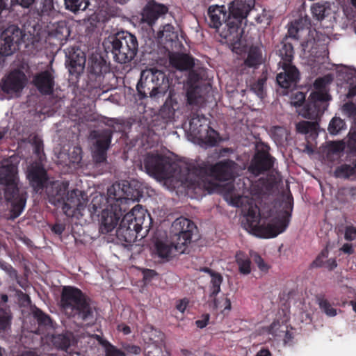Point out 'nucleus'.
Wrapping results in <instances>:
<instances>
[{
    "mask_svg": "<svg viewBox=\"0 0 356 356\" xmlns=\"http://www.w3.org/2000/svg\"><path fill=\"white\" fill-rule=\"evenodd\" d=\"M342 112L348 118H356V104L352 102L345 103L342 106Z\"/></svg>",
    "mask_w": 356,
    "mask_h": 356,
    "instance_id": "3c124183",
    "label": "nucleus"
},
{
    "mask_svg": "<svg viewBox=\"0 0 356 356\" xmlns=\"http://www.w3.org/2000/svg\"><path fill=\"white\" fill-rule=\"evenodd\" d=\"M312 15L317 20H322L326 16L327 9L323 4L319 3L314 4L311 8Z\"/></svg>",
    "mask_w": 356,
    "mask_h": 356,
    "instance_id": "49530a36",
    "label": "nucleus"
},
{
    "mask_svg": "<svg viewBox=\"0 0 356 356\" xmlns=\"http://www.w3.org/2000/svg\"><path fill=\"white\" fill-rule=\"evenodd\" d=\"M148 175L155 178L167 179L172 177L173 167L170 159L158 153H147L143 161Z\"/></svg>",
    "mask_w": 356,
    "mask_h": 356,
    "instance_id": "9b49d317",
    "label": "nucleus"
},
{
    "mask_svg": "<svg viewBox=\"0 0 356 356\" xmlns=\"http://www.w3.org/2000/svg\"><path fill=\"white\" fill-rule=\"evenodd\" d=\"M128 181L122 184L115 183L107 189L108 206L102 210L100 218L99 232L108 234L118 225L126 209L122 207L129 200H134L136 196L131 191Z\"/></svg>",
    "mask_w": 356,
    "mask_h": 356,
    "instance_id": "39448f33",
    "label": "nucleus"
},
{
    "mask_svg": "<svg viewBox=\"0 0 356 356\" xmlns=\"http://www.w3.org/2000/svg\"><path fill=\"white\" fill-rule=\"evenodd\" d=\"M25 34L16 25L8 26L0 35V65L4 63V58L10 56L22 42Z\"/></svg>",
    "mask_w": 356,
    "mask_h": 356,
    "instance_id": "ddd939ff",
    "label": "nucleus"
},
{
    "mask_svg": "<svg viewBox=\"0 0 356 356\" xmlns=\"http://www.w3.org/2000/svg\"><path fill=\"white\" fill-rule=\"evenodd\" d=\"M263 63V55L261 47L258 46H251L247 54V57L241 65V72L245 67L257 69Z\"/></svg>",
    "mask_w": 356,
    "mask_h": 356,
    "instance_id": "b1692460",
    "label": "nucleus"
},
{
    "mask_svg": "<svg viewBox=\"0 0 356 356\" xmlns=\"http://www.w3.org/2000/svg\"><path fill=\"white\" fill-rule=\"evenodd\" d=\"M310 19L307 17H300L288 25L287 34L277 47V54L281 58L280 65L286 64V63H292L294 49L289 40H301L303 35H308L310 32Z\"/></svg>",
    "mask_w": 356,
    "mask_h": 356,
    "instance_id": "9d476101",
    "label": "nucleus"
},
{
    "mask_svg": "<svg viewBox=\"0 0 356 356\" xmlns=\"http://www.w3.org/2000/svg\"><path fill=\"white\" fill-rule=\"evenodd\" d=\"M168 11V8L165 5L159 3L155 0H150L143 9L141 20L149 27H152L156 20Z\"/></svg>",
    "mask_w": 356,
    "mask_h": 356,
    "instance_id": "f3484780",
    "label": "nucleus"
},
{
    "mask_svg": "<svg viewBox=\"0 0 356 356\" xmlns=\"http://www.w3.org/2000/svg\"><path fill=\"white\" fill-rule=\"evenodd\" d=\"M170 63L174 67L181 71L189 70L195 65L194 58L186 54H172L170 56Z\"/></svg>",
    "mask_w": 356,
    "mask_h": 356,
    "instance_id": "393cba45",
    "label": "nucleus"
},
{
    "mask_svg": "<svg viewBox=\"0 0 356 356\" xmlns=\"http://www.w3.org/2000/svg\"><path fill=\"white\" fill-rule=\"evenodd\" d=\"M54 70H44L37 73L33 79V83L38 90L44 95L53 94L55 86Z\"/></svg>",
    "mask_w": 356,
    "mask_h": 356,
    "instance_id": "aec40b11",
    "label": "nucleus"
},
{
    "mask_svg": "<svg viewBox=\"0 0 356 356\" xmlns=\"http://www.w3.org/2000/svg\"><path fill=\"white\" fill-rule=\"evenodd\" d=\"M331 99L327 91H313L306 104V111L309 118H314L321 114L325 109L323 104Z\"/></svg>",
    "mask_w": 356,
    "mask_h": 356,
    "instance_id": "dca6fc26",
    "label": "nucleus"
},
{
    "mask_svg": "<svg viewBox=\"0 0 356 356\" xmlns=\"http://www.w3.org/2000/svg\"><path fill=\"white\" fill-rule=\"evenodd\" d=\"M187 107L191 110L190 115V130L201 143L213 147L222 141L220 134L209 126V120L200 114V108L204 102L203 96L197 87H190L186 92Z\"/></svg>",
    "mask_w": 356,
    "mask_h": 356,
    "instance_id": "20e7f679",
    "label": "nucleus"
},
{
    "mask_svg": "<svg viewBox=\"0 0 356 356\" xmlns=\"http://www.w3.org/2000/svg\"><path fill=\"white\" fill-rule=\"evenodd\" d=\"M108 149L93 145L92 156L95 163H102L106 161L107 151Z\"/></svg>",
    "mask_w": 356,
    "mask_h": 356,
    "instance_id": "a18cd8bd",
    "label": "nucleus"
},
{
    "mask_svg": "<svg viewBox=\"0 0 356 356\" xmlns=\"http://www.w3.org/2000/svg\"><path fill=\"white\" fill-rule=\"evenodd\" d=\"M90 137L95 140L94 146L109 149L113 138V131L110 129L93 130Z\"/></svg>",
    "mask_w": 356,
    "mask_h": 356,
    "instance_id": "bb28decb",
    "label": "nucleus"
},
{
    "mask_svg": "<svg viewBox=\"0 0 356 356\" xmlns=\"http://www.w3.org/2000/svg\"><path fill=\"white\" fill-rule=\"evenodd\" d=\"M157 38L161 42H172L178 39V35L171 24H165L157 33Z\"/></svg>",
    "mask_w": 356,
    "mask_h": 356,
    "instance_id": "c9c22d12",
    "label": "nucleus"
},
{
    "mask_svg": "<svg viewBox=\"0 0 356 356\" xmlns=\"http://www.w3.org/2000/svg\"><path fill=\"white\" fill-rule=\"evenodd\" d=\"M33 316L37 320L39 325H50L51 324V319L49 315L44 313L41 309H36L33 312Z\"/></svg>",
    "mask_w": 356,
    "mask_h": 356,
    "instance_id": "de8ad7c7",
    "label": "nucleus"
},
{
    "mask_svg": "<svg viewBox=\"0 0 356 356\" xmlns=\"http://www.w3.org/2000/svg\"><path fill=\"white\" fill-rule=\"evenodd\" d=\"M209 319L210 315L209 314H204L201 316V319L195 321V325L197 327L202 329L208 325Z\"/></svg>",
    "mask_w": 356,
    "mask_h": 356,
    "instance_id": "052dcab7",
    "label": "nucleus"
},
{
    "mask_svg": "<svg viewBox=\"0 0 356 356\" xmlns=\"http://www.w3.org/2000/svg\"><path fill=\"white\" fill-rule=\"evenodd\" d=\"M27 178L30 185L35 192H41L46 187L48 175L46 170L42 165H36L32 166L27 173Z\"/></svg>",
    "mask_w": 356,
    "mask_h": 356,
    "instance_id": "4be33fe9",
    "label": "nucleus"
},
{
    "mask_svg": "<svg viewBox=\"0 0 356 356\" xmlns=\"http://www.w3.org/2000/svg\"><path fill=\"white\" fill-rule=\"evenodd\" d=\"M10 323V318L8 313L3 309H0V330H5Z\"/></svg>",
    "mask_w": 356,
    "mask_h": 356,
    "instance_id": "864d4df0",
    "label": "nucleus"
},
{
    "mask_svg": "<svg viewBox=\"0 0 356 356\" xmlns=\"http://www.w3.org/2000/svg\"><path fill=\"white\" fill-rule=\"evenodd\" d=\"M271 135L274 138L275 140H280L282 139V137L284 134V129L280 126L273 127L270 130Z\"/></svg>",
    "mask_w": 356,
    "mask_h": 356,
    "instance_id": "6e6d98bb",
    "label": "nucleus"
},
{
    "mask_svg": "<svg viewBox=\"0 0 356 356\" xmlns=\"http://www.w3.org/2000/svg\"><path fill=\"white\" fill-rule=\"evenodd\" d=\"M172 228L175 232L172 242L159 239L154 242L155 254L166 260L172 258L176 252H184L186 245L191 242L193 230L196 226L188 218H179L174 221Z\"/></svg>",
    "mask_w": 356,
    "mask_h": 356,
    "instance_id": "423d86ee",
    "label": "nucleus"
},
{
    "mask_svg": "<svg viewBox=\"0 0 356 356\" xmlns=\"http://www.w3.org/2000/svg\"><path fill=\"white\" fill-rule=\"evenodd\" d=\"M318 124L315 122L301 121L296 124V131L298 133L306 134H316L318 129Z\"/></svg>",
    "mask_w": 356,
    "mask_h": 356,
    "instance_id": "79ce46f5",
    "label": "nucleus"
},
{
    "mask_svg": "<svg viewBox=\"0 0 356 356\" xmlns=\"http://www.w3.org/2000/svg\"><path fill=\"white\" fill-rule=\"evenodd\" d=\"M150 221L149 215L146 218L145 211L137 205L124 215L116 229V236L121 241L130 243L137 238L143 226L147 228L146 231L148 230Z\"/></svg>",
    "mask_w": 356,
    "mask_h": 356,
    "instance_id": "1a4fd4ad",
    "label": "nucleus"
},
{
    "mask_svg": "<svg viewBox=\"0 0 356 356\" xmlns=\"http://www.w3.org/2000/svg\"><path fill=\"white\" fill-rule=\"evenodd\" d=\"M172 90L169 91L168 97L160 109V113L163 118L171 119L174 117L177 102L172 98Z\"/></svg>",
    "mask_w": 356,
    "mask_h": 356,
    "instance_id": "2f4dec72",
    "label": "nucleus"
},
{
    "mask_svg": "<svg viewBox=\"0 0 356 356\" xmlns=\"http://www.w3.org/2000/svg\"><path fill=\"white\" fill-rule=\"evenodd\" d=\"M237 163L229 159L220 161L215 164L203 163L193 165L188 169V175L186 181L188 187L211 193L214 184L211 180L213 177L218 181H230L235 177Z\"/></svg>",
    "mask_w": 356,
    "mask_h": 356,
    "instance_id": "7ed1b4c3",
    "label": "nucleus"
},
{
    "mask_svg": "<svg viewBox=\"0 0 356 356\" xmlns=\"http://www.w3.org/2000/svg\"><path fill=\"white\" fill-rule=\"evenodd\" d=\"M324 266L327 268L329 270H334L337 266V260L335 258H331L327 259L325 262Z\"/></svg>",
    "mask_w": 356,
    "mask_h": 356,
    "instance_id": "69168bd1",
    "label": "nucleus"
},
{
    "mask_svg": "<svg viewBox=\"0 0 356 356\" xmlns=\"http://www.w3.org/2000/svg\"><path fill=\"white\" fill-rule=\"evenodd\" d=\"M316 298L319 308L327 316L334 317L337 314V309L332 307L330 302L323 296H318Z\"/></svg>",
    "mask_w": 356,
    "mask_h": 356,
    "instance_id": "ea45409f",
    "label": "nucleus"
},
{
    "mask_svg": "<svg viewBox=\"0 0 356 356\" xmlns=\"http://www.w3.org/2000/svg\"><path fill=\"white\" fill-rule=\"evenodd\" d=\"M110 72V65L102 56H92L87 68L86 87L90 91L103 87L104 76Z\"/></svg>",
    "mask_w": 356,
    "mask_h": 356,
    "instance_id": "f8f14e48",
    "label": "nucleus"
},
{
    "mask_svg": "<svg viewBox=\"0 0 356 356\" xmlns=\"http://www.w3.org/2000/svg\"><path fill=\"white\" fill-rule=\"evenodd\" d=\"M25 75L19 72H10L1 82V90L8 94L21 91L24 87Z\"/></svg>",
    "mask_w": 356,
    "mask_h": 356,
    "instance_id": "5701e85b",
    "label": "nucleus"
},
{
    "mask_svg": "<svg viewBox=\"0 0 356 356\" xmlns=\"http://www.w3.org/2000/svg\"><path fill=\"white\" fill-rule=\"evenodd\" d=\"M11 202V210L10 212L12 213V217L13 218H17L22 213L25 204H26V197L23 196L18 197V198L15 199Z\"/></svg>",
    "mask_w": 356,
    "mask_h": 356,
    "instance_id": "a19ab883",
    "label": "nucleus"
},
{
    "mask_svg": "<svg viewBox=\"0 0 356 356\" xmlns=\"http://www.w3.org/2000/svg\"><path fill=\"white\" fill-rule=\"evenodd\" d=\"M36 0H15L16 3L21 6L22 8H29L31 7Z\"/></svg>",
    "mask_w": 356,
    "mask_h": 356,
    "instance_id": "774afa93",
    "label": "nucleus"
},
{
    "mask_svg": "<svg viewBox=\"0 0 356 356\" xmlns=\"http://www.w3.org/2000/svg\"><path fill=\"white\" fill-rule=\"evenodd\" d=\"M150 74L154 76V83L160 97L166 94L170 88V81L167 74L162 70L152 68L149 69Z\"/></svg>",
    "mask_w": 356,
    "mask_h": 356,
    "instance_id": "a878e982",
    "label": "nucleus"
},
{
    "mask_svg": "<svg viewBox=\"0 0 356 356\" xmlns=\"http://www.w3.org/2000/svg\"><path fill=\"white\" fill-rule=\"evenodd\" d=\"M340 250L345 254H353L354 253V249L351 243H344Z\"/></svg>",
    "mask_w": 356,
    "mask_h": 356,
    "instance_id": "338daca9",
    "label": "nucleus"
},
{
    "mask_svg": "<svg viewBox=\"0 0 356 356\" xmlns=\"http://www.w3.org/2000/svg\"><path fill=\"white\" fill-rule=\"evenodd\" d=\"M68 184L62 182L55 185L52 190L51 195L52 202L56 204H63L67 193Z\"/></svg>",
    "mask_w": 356,
    "mask_h": 356,
    "instance_id": "f704fd0d",
    "label": "nucleus"
},
{
    "mask_svg": "<svg viewBox=\"0 0 356 356\" xmlns=\"http://www.w3.org/2000/svg\"><path fill=\"white\" fill-rule=\"evenodd\" d=\"M236 262L238 266V271L241 274L248 275L251 272V261L247 254L238 251L235 256Z\"/></svg>",
    "mask_w": 356,
    "mask_h": 356,
    "instance_id": "72a5a7b5",
    "label": "nucleus"
},
{
    "mask_svg": "<svg viewBox=\"0 0 356 356\" xmlns=\"http://www.w3.org/2000/svg\"><path fill=\"white\" fill-rule=\"evenodd\" d=\"M344 238L347 241H354L356 239V227L348 226L345 229Z\"/></svg>",
    "mask_w": 356,
    "mask_h": 356,
    "instance_id": "4d7b16f0",
    "label": "nucleus"
},
{
    "mask_svg": "<svg viewBox=\"0 0 356 356\" xmlns=\"http://www.w3.org/2000/svg\"><path fill=\"white\" fill-rule=\"evenodd\" d=\"M86 63V58H78V60L68 59L66 60V65L67 66L70 74L75 79H78L79 75L83 72Z\"/></svg>",
    "mask_w": 356,
    "mask_h": 356,
    "instance_id": "473e14b6",
    "label": "nucleus"
},
{
    "mask_svg": "<svg viewBox=\"0 0 356 356\" xmlns=\"http://www.w3.org/2000/svg\"><path fill=\"white\" fill-rule=\"evenodd\" d=\"M348 147L356 153V131H350L348 134Z\"/></svg>",
    "mask_w": 356,
    "mask_h": 356,
    "instance_id": "13d9d810",
    "label": "nucleus"
},
{
    "mask_svg": "<svg viewBox=\"0 0 356 356\" xmlns=\"http://www.w3.org/2000/svg\"><path fill=\"white\" fill-rule=\"evenodd\" d=\"M106 51H110L117 63L127 64L136 56L138 43L136 37L128 31H119L104 42Z\"/></svg>",
    "mask_w": 356,
    "mask_h": 356,
    "instance_id": "6e6552de",
    "label": "nucleus"
},
{
    "mask_svg": "<svg viewBox=\"0 0 356 356\" xmlns=\"http://www.w3.org/2000/svg\"><path fill=\"white\" fill-rule=\"evenodd\" d=\"M60 305L65 314L70 317L83 321L93 319L94 312L90 298L76 287L63 286Z\"/></svg>",
    "mask_w": 356,
    "mask_h": 356,
    "instance_id": "0eeeda50",
    "label": "nucleus"
},
{
    "mask_svg": "<svg viewBox=\"0 0 356 356\" xmlns=\"http://www.w3.org/2000/svg\"><path fill=\"white\" fill-rule=\"evenodd\" d=\"M88 202V196L85 192L79 189L67 191L65 201L63 204V210L67 213L70 209L80 211L83 210Z\"/></svg>",
    "mask_w": 356,
    "mask_h": 356,
    "instance_id": "412c9836",
    "label": "nucleus"
},
{
    "mask_svg": "<svg viewBox=\"0 0 356 356\" xmlns=\"http://www.w3.org/2000/svg\"><path fill=\"white\" fill-rule=\"evenodd\" d=\"M344 14L348 19L356 17V0H341Z\"/></svg>",
    "mask_w": 356,
    "mask_h": 356,
    "instance_id": "37998d69",
    "label": "nucleus"
},
{
    "mask_svg": "<svg viewBox=\"0 0 356 356\" xmlns=\"http://www.w3.org/2000/svg\"><path fill=\"white\" fill-rule=\"evenodd\" d=\"M332 81V78L330 76H325L323 77L317 78L314 83V87L316 90L327 91V86Z\"/></svg>",
    "mask_w": 356,
    "mask_h": 356,
    "instance_id": "09e8293b",
    "label": "nucleus"
},
{
    "mask_svg": "<svg viewBox=\"0 0 356 356\" xmlns=\"http://www.w3.org/2000/svg\"><path fill=\"white\" fill-rule=\"evenodd\" d=\"M254 0H234L229 3L227 14L225 6H211L207 10L209 25L221 38L236 44L241 42L243 33L241 24L254 6Z\"/></svg>",
    "mask_w": 356,
    "mask_h": 356,
    "instance_id": "f03ea898",
    "label": "nucleus"
},
{
    "mask_svg": "<svg viewBox=\"0 0 356 356\" xmlns=\"http://www.w3.org/2000/svg\"><path fill=\"white\" fill-rule=\"evenodd\" d=\"M275 159L272 156L267 149L258 150L251 160L248 172L254 176H259L273 168Z\"/></svg>",
    "mask_w": 356,
    "mask_h": 356,
    "instance_id": "2eb2a0df",
    "label": "nucleus"
},
{
    "mask_svg": "<svg viewBox=\"0 0 356 356\" xmlns=\"http://www.w3.org/2000/svg\"><path fill=\"white\" fill-rule=\"evenodd\" d=\"M106 356H126L125 353L115 346L106 341Z\"/></svg>",
    "mask_w": 356,
    "mask_h": 356,
    "instance_id": "603ef678",
    "label": "nucleus"
},
{
    "mask_svg": "<svg viewBox=\"0 0 356 356\" xmlns=\"http://www.w3.org/2000/svg\"><path fill=\"white\" fill-rule=\"evenodd\" d=\"M72 337L70 332L55 334L52 335L51 341L57 349L67 351L71 346Z\"/></svg>",
    "mask_w": 356,
    "mask_h": 356,
    "instance_id": "7c9ffc66",
    "label": "nucleus"
},
{
    "mask_svg": "<svg viewBox=\"0 0 356 356\" xmlns=\"http://www.w3.org/2000/svg\"><path fill=\"white\" fill-rule=\"evenodd\" d=\"M267 81L266 74L263 73L261 76L250 85V90L260 99L265 96L264 85Z\"/></svg>",
    "mask_w": 356,
    "mask_h": 356,
    "instance_id": "4c0bfd02",
    "label": "nucleus"
},
{
    "mask_svg": "<svg viewBox=\"0 0 356 356\" xmlns=\"http://www.w3.org/2000/svg\"><path fill=\"white\" fill-rule=\"evenodd\" d=\"M17 180V165L10 163L0 167V185L5 186L4 197L7 202L23 196L19 193Z\"/></svg>",
    "mask_w": 356,
    "mask_h": 356,
    "instance_id": "4468645a",
    "label": "nucleus"
},
{
    "mask_svg": "<svg viewBox=\"0 0 356 356\" xmlns=\"http://www.w3.org/2000/svg\"><path fill=\"white\" fill-rule=\"evenodd\" d=\"M232 205L241 207L244 219L243 227L250 233L260 238H273L284 232L288 227L293 208V198L287 196L283 202L282 209L279 211L266 225L260 224V211L257 205L247 196L234 195L230 199Z\"/></svg>",
    "mask_w": 356,
    "mask_h": 356,
    "instance_id": "f257e3e1",
    "label": "nucleus"
},
{
    "mask_svg": "<svg viewBox=\"0 0 356 356\" xmlns=\"http://www.w3.org/2000/svg\"><path fill=\"white\" fill-rule=\"evenodd\" d=\"M54 12V0H42L36 11L34 12V14L35 13L37 15L38 21L33 24V28L35 29V26L39 25V22L42 20V17H49Z\"/></svg>",
    "mask_w": 356,
    "mask_h": 356,
    "instance_id": "c756f323",
    "label": "nucleus"
},
{
    "mask_svg": "<svg viewBox=\"0 0 356 356\" xmlns=\"http://www.w3.org/2000/svg\"><path fill=\"white\" fill-rule=\"evenodd\" d=\"M305 100V95L302 92H298L292 97V104L295 106H300Z\"/></svg>",
    "mask_w": 356,
    "mask_h": 356,
    "instance_id": "bf43d9fd",
    "label": "nucleus"
},
{
    "mask_svg": "<svg viewBox=\"0 0 356 356\" xmlns=\"http://www.w3.org/2000/svg\"><path fill=\"white\" fill-rule=\"evenodd\" d=\"M124 349L130 354L139 355L141 353L140 347L136 345H127Z\"/></svg>",
    "mask_w": 356,
    "mask_h": 356,
    "instance_id": "e2e57ef3",
    "label": "nucleus"
},
{
    "mask_svg": "<svg viewBox=\"0 0 356 356\" xmlns=\"http://www.w3.org/2000/svg\"><path fill=\"white\" fill-rule=\"evenodd\" d=\"M273 187L274 183L271 179L260 178L252 184L251 192L254 195L261 197L269 193Z\"/></svg>",
    "mask_w": 356,
    "mask_h": 356,
    "instance_id": "cd10ccee",
    "label": "nucleus"
},
{
    "mask_svg": "<svg viewBox=\"0 0 356 356\" xmlns=\"http://www.w3.org/2000/svg\"><path fill=\"white\" fill-rule=\"evenodd\" d=\"M65 8L74 13L85 10L89 6V0H64Z\"/></svg>",
    "mask_w": 356,
    "mask_h": 356,
    "instance_id": "e433bc0d",
    "label": "nucleus"
},
{
    "mask_svg": "<svg viewBox=\"0 0 356 356\" xmlns=\"http://www.w3.org/2000/svg\"><path fill=\"white\" fill-rule=\"evenodd\" d=\"M345 128L346 122L340 118L334 117L330 122L328 131L330 134L337 135Z\"/></svg>",
    "mask_w": 356,
    "mask_h": 356,
    "instance_id": "c03bdc74",
    "label": "nucleus"
},
{
    "mask_svg": "<svg viewBox=\"0 0 356 356\" xmlns=\"http://www.w3.org/2000/svg\"><path fill=\"white\" fill-rule=\"evenodd\" d=\"M188 82L192 84L198 83L202 79V76L197 70L191 69L188 72Z\"/></svg>",
    "mask_w": 356,
    "mask_h": 356,
    "instance_id": "5fc2aeb1",
    "label": "nucleus"
},
{
    "mask_svg": "<svg viewBox=\"0 0 356 356\" xmlns=\"http://www.w3.org/2000/svg\"><path fill=\"white\" fill-rule=\"evenodd\" d=\"M283 72L277 74L276 80L283 88L294 87L300 79V72L292 63L281 64Z\"/></svg>",
    "mask_w": 356,
    "mask_h": 356,
    "instance_id": "6ab92c4d",
    "label": "nucleus"
},
{
    "mask_svg": "<svg viewBox=\"0 0 356 356\" xmlns=\"http://www.w3.org/2000/svg\"><path fill=\"white\" fill-rule=\"evenodd\" d=\"M153 77L150 74L149 69L141 72L140 79L136 86L138 95L141 99L147 97L152 98L160 97L158 88L155 87Z\"/></svg>",
    "mask_w": 356,
    "mask_h": 356,
    "instance_id": "a211bd4d",
    "label": "nucleus"
},
{
    "mask_svg": "<svg viewBox=\"0 0 356 356\" xmlns=\"http://www.w3.org/2000/svg\"><path fill=\"white\" fill-rule=\"evenodd\" d=\"M143 279L146 282L151 281L154 277L158 275V273L152 269L145 268L143 270Z\"/></svg>",
    "mask_w": 356,
    "mask_h": 356,
    "instance_id": "680f3d73",
    "label": "nucleus"
},
{
    "mask_svg": "<svg viewBox=\"0 0 356 356\" xmlns=\"http://www.w3.org/2000/svg\"><path fill=\"white\" fill-rule=\"evenodd\" d=\"M354 175H355L354 168L346 163L337 166L334 171V176L337 178L348 179Z\"/></svg>",
    "mask_w": 356,
    "mask_h": 356,
    "instance_id": "58836bf2",
    "label": "nucleus"
},
{
    "mask_svg": "<svg viewBox=\"0 0 356 356\" xmlns=\"http://www.w3.org/2000/svg\"><path fill=\"white\" fill-rule=\"evenodd\" d=\"M255 262L257 263L258 268L261 270L267 271L268 270V266L266 264L264 259L259 255H257L255 257Z\"/></svg>",
    "mask_w": 356,
    "mask_h": 356,
    "instance_id": "0e129e2a",
    "label": "nucleus"
},
{
    "mask_svg": "<svg viewBox=\"0 0 356 356\" xmlns=\"http://www.w3.org/2000/svg\"><path fill=\"white\" fill-rule=\"evenodd\" d=\"M328 257V251L327 250H323L321 253L316 257V258L312 262L311 268H321L324 266V260Z\"/></svg>",
    "mask_w": 356,
    "mask_h": 356,
    "instance_id": "8fccbe9b",
    "label": "nucleus"
},
{
    "mask_svg": "<svg viewBox=\"0 0 356 356\" xmlns=\"http://www.w3.org/2000/svg\"><path fill=\"white\" fill-rule=\"evenodd\" d=\"M223 281V277L220 273L214 275L211 277V280L209 285V298L212 299L211 307L213 309H217L219 307L218 300L216 298V296L220 291V286Z\"/></svg>",
    "mask_w": 356,
    "mask_h": 356,
    "instance_id": "c85d7f7f",
    "label": "nucleus"
}]
</instances>
